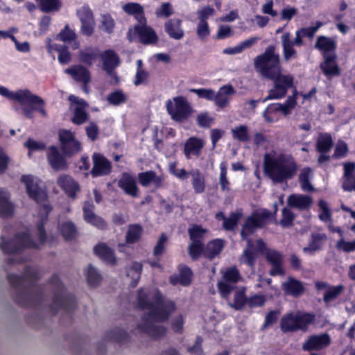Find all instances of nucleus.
<instances>
[{
  "mask_svg": "<svg viewBox=\"0 0 355 355\" xmlns=\"http://www.w3.org/2000/svg\"><path fill=\"white\" fill-rule=\"evenodd\" d=\"M137 300L141 308H148L149 310L148 315L144 318L138 324L139 331L146 333L153 338L164 335L166 329L157 323L168 318L175 310L174 303L169 300H162L155 291L153 294H149L143 289L139 291Z\"/></svg>",
  "mask_w": 355,
  "mask_h": 355,
  "instance_id": "obj_1",
  "label": "nucleus"
},
{
  "mask_svg": "<svg viewBox=\"0 0 355 355\" xmlns=\"http://www.w3.org/2000/svg\"><path fill=\"white\" fill-rule=\"evenodd\" d=\"M263 171L274 183H282L296 175L297 165L292 155L272 149L263 155Z\"/></svg>",
  "mask_w": 355,
  "mask_h": 355,
  "instance_id": "obj_2",
  "label": "nucleus"
},
{
  "mask_svg": "<svg viewBox=\"0 0 355 355\" xmlns=\"http://www.w3.org/2000/svg\"><path fill=\"white\" fill-rule=\"evenodd\" d=\"M51 209V207L47 204L41 206L37 216L40 223L37 230L31 232L29 230H26L17 233L11 241L1 242L0 243L1 248L6 252L14 253L24 248H40L46 240V233L43 226Z\"/></svg>",
  "mask_w": 355,
  "mask_h": 355,
  "instance_id": "obj_3",
  "label": "nucleus"
},
{
  "mask_svg": "<svg viewBox=\"0 0 355 355\" xmlns=\"http://www.w3.org/2000/svg\"><path fill=\"white\" fill-rule=\"evenodd\" d=\"M0 95L12 101L15 110L20 111L26 118L33 119L34 111H38L44 117L47 116L44 100L28 89L10 91L3 86H0Z\"/></svg>",
  "mask_w": 355,
  "mask_h": 355,
  "instance_id": "obj_4",
  "label": "nucleus"
},
{
  "mask_svg": "<svg viewBox=\"0 0 355 355\" xmlns=\"http://www.w3.org/2000/svg\"><path fill=\"white\" fill-rule=\"evenodd\" d=\"M259 254H264L267 261L272 266V269L270 271V275L274 276L284 274L282 268L283 257L282 254L275 250L266 249V244L261 239L256 241L255 246L250 240H247V247L240 257V261L252 267Z\"/></svg>",
  "mask_w": 355,
  "mask_h": 355,
  "instance_id": "obj_5",
  "label": "nucleus"
},
{
  "mask_svg": "<svg viewBox=\"0 0 355 355\" xmlns=\"http://www.w3.org/2000/svg\"><path fill=\"white\" fill-rule=\"evenodd\" d=\"M254 67L264 77L275 79L282 76L279 56L273 46L266 48L264 53L254 60Z\"/></svg>",
  "mask_w": 355,
  "mask_h": 355,
  "instance_id": "obj_6",
  "label": "nucleus"
},
{
  "mask_svg": "<svg viewBox=\"0 0 355 355\" xmlns=\"http://www.w3.org/2000/svg\"><path fill=\"white\" fill-rule=\"evenodd\" d=\"M189 92L196 94L199 98L214 102L220 109L225 108L230 105L231 96L236 92L230 84L221 86L217 92L211 88H193L190 89Z\"/></svg>",
  "mask_w": 355,
  "mask_h": 355,
  "instance_id": "obj_7",
  "label": "nucleus"
},
{
  "mask_svg": "<svg viewBox=\"0 0 355 355\" xmlns=\"http://www.w3.org/2000/svg\"><path fill=\"white\" fill-rule=\"evenodd\" d=\"M166 110L171 119L176 122L187 121L193 113V109L184 96H180L166 102Z\"/></svg>",
  "mask_w": 355,
  "mask_h": 355,
  "instance_id": "obj_8",
  "label": "nucleus"
},
{
  "mask_svg": "<svg viewBox=\"0 0 355 355\" xmlns=\"http://www.w3.org/2000/svg\"><path fill=\"white\" fill-rule=\"evenodd\" d=\"M313 321V316L307 313H288L281 320V328L284 332L305 331Z\"/></svg>",
  "mask_w": 355,
  "mask_h": 355,
  "instance_id": "obj_9",
  "label": "nucleus"
},
{
  "mask_svg": "<svg viewBox=\"0 0 355 355\" xmlns=\"http://www.w3.org/2000/svg\"><path fill=\"white\" fill-rule=\"evenodd\" d=\"M296 105L295 97L289 96L284 103L270 104L263 112V116L268 123L277 121L280 114L288 115Z\"/></svg>",
  "mask_w": 355,
  "mask_h": 355,
  "instance_id": "obj_10",
  "label": "nucleus"
},
{
  "mask_svg": "<svg viewBox=\"0 0 355 355\" xmlns=\"http://www.w3.org/2000/svg\"><path fill=\"white\" fill-rule=\"evenodd\" d=\"M21 180L26 187V193L30 198L37 202H41L46 199V192L41 187L42 182L39 178L31 175H25Z\"/></svg>",
  "mask_w": 355,
  "mask_h": 355,
  "instance_id": "obj_11",
  "label": "nucleus"
},
{
  "mask_svg": "<svg viewBox=\"0 0 355 355\" xmlns=\"http://www.w3.org/2000/svg\"><path fill=\"white\" fill-rule=\"evenodd\" d=\"M136 35H138L139 41L144 44H155L158 41L155 31L151 27L146 26V21L129 28L127 34L129 41H132Z\"/></svg>",
  "mask_w": 355,
  "mask_h": 355,
  "instance_id": "obj_12",
  "label": "nucleus"
},
{
  "mask_svg": "<svg viewBox=\"0 0 355 355\" xmlns=\"http://www.w3.org/2000/svg\"><path fill=\"white\" fill-rule=\"evenodd\" d=\"M272 80L275 81L274 87L269 90L268 95L261 101L263 103L284 97L288 89L293 86V77L291 75H282Z\"/></svg>",
  "mask_w": 355,
  "mask_h": 355,
  "instance_id": "obj_13",
  "label": "nucleus"
},
{
  "mask_svg": "<svg viewBox=\"0 0 355 355\" xmlns=\"http://www.w3.org/2000/svg\"><path fill=\"white\" fill-rule=\"evenodd\" d=\"M223 278L218 284V289L224 298H227L234 287L232 284L236 283L241 279L239 270L235 267L227 268L222 272Z\"/></svg>",
  "mask_w": 355,
  "mask_h": 355,
  "instance_id": "obj_14",
  "label": "nucleus"
},
{
  "mask_svg": "<svg viewBox=\"0 0 355 355\" xmlns=\"http://www.w3.org/2000/svg\"><path fill=\"white\" fill-rule=\"evenodd\" d=\"M270 217V212L266 209L261 210L253 214L249 217L242 229L241 236L245 239L250 234L253 233L257 228L264 226Z\"/></svg>",
  "mask_w": 355,
  "mask_h": 355,
  "instance_id": "obj_15",
  "label": "nucleus"
},
{
  "mask_svg": "<svg viewBox=\"0 0 355 355\" xmlns=\"http://www.w3.org/2000/svg\"><path fill=\"white\" fill-rule=\"evenodd\" d=\"M59 140L65 155H71L81 150V145L72 132L67 130L59 131Z\"/></svg>",
  "mask_w": 355,
  "mask_h": 355,
  "instance_id": "obj_16",
  "label": "nucleus"
},
{
  "mask_svg": "<svg viewBox=\"0 0 355 355\" xmlns=\"http://www.w3.org/2000/svg\"><path fill=\"white\" fill-rule=\"evenodd\" d=\"M69 100L71 101L70 107L73 112L71 119L72 122L76 125H80L86 122L88 119V114L86 112L87 103L73 95H70Z\"/></svg>",
  "mask_w": 355,
  "mask_h": 355,
  "instance_id": "obj_17",
  "label": "nucleus"
},
{
  "mask_svg": "<svg viewBox=\"0 0 355 355\" xmlns=\"http://www.w3.org/2000/svg\"><path fill=\"white\" fill-rule=\"evenodd\" d=\"M118 186L127 195L134 198L138 196L139 187L136 177L133 174L127 172L122 173L118 180Z\"/></svg>",
  "mask_w": 355,
  "mask_h": 355,
  "instance_id": "obj_18",
  "label": "nucleus"
},
{
  "mask_svg": "<svg viewBox=\"0 0 355 355\" xmlns=\"http://www.w3.org/2000/svg\"><path fill=\"white\" fill-rule=\"evenodd\" d=\"M93 167L91 174L93 177L107 175L110 173L112 166L110 162L103 155L95 153L92 155Z\"/></svg>",
  "mask_w": 355,
  "mask_h": 355,
  "instance_id": "obj_19",
  "label": "nucleus"
},
{
  "mask_svg": "<svg viewBox=\"0 0 355 355\" xmlns=\"http://www.w3.org/2000/svg\"><path fill=\"white\" fill-rule=\"evenodd\" d=\"M330 342V337L327 334L313 335L304 343L302 349L306 351L319 350L327 347Z\"/></svg>",
  "mask_w": 355,
  "mask_h": 355,
  "instance_id": "obj_20",
  "label": "nucleus"
},
{
  "mask_svg": "<svg viewBox=\"0 0 355 355\" xmlns=\"http://www.w3.org/2000/svg\"><path fill=\"white\" fill-rule=\"evenodd\" d=\"M99 58L102 62V69L111 75L114 69L119 66L120 59L118 55L111 49L100 53Z\"/></svg>",
  "mask_w": 355,
  "mask_h": 355,
  "instance_id": "obj_21",
  "label": "nucleus"
},
{
  "mask_svg": "<svg viewBox=\"0 0 355 355\" xmlns=\"http://www.w3.org/2000/svg\"><path fill=\"white\" fill-rule=\"evenodd\" d=\"M57 184L70 198H74L76 193L80 190L78 184L67 175H60L58 178Z\"/></svg>",
  "mask_w": 355,
  "mask_h": 355,
  "instance_id": "obj_22",
  "label": "nucleus"
},
{
  "mask_svg": "<svg viewBox=\"0 0 355 355\" xmlns=\"http://www.w3.org/2000/svg\"><path fill=\"white\" fill-rule=\"evenodd\" d=\"M47 159L49 164L55 171H62L67 168L66 160L55 146H53L49 148Z\"/></svg>",
  "mask_w": 355,
  "mask_h": 355,
  "instance_id": "obj_23",
  "label": "nucleus"
},
{
  "mask_svg": "<svg viewBox=\"0 0 355 355\" xmlns=\"http://www.w3.org/2000/svg\"><path fill=\"white\" fill-rule=\"evenodd\" d=\"M164 30L169 37L180 40L184 36V31L182 26V20L173 18L168 20L164 24Z\"/></svg>",
  "mask_w": 355,
  "mask_h": 355,
  "instance_id": "obj_24",
  "label": "nucleus"
},
{
  "mask_svg": "<svg viewBox=\"0 0 355 355\" xmlns=\"http://www.w3.org/2000/svg\"><path fill=\"white\" fill-rule=\"evenodd\" d=\"M288 206L300 210L310 209L313 205V198L310 196L292 194L287 199Z\"/></svg>",
  "mask_w": 355,
  "mask_h": 355,
  "instance_id": "obj_25",
  "label": "nucleus"
},
{
  "mask_svg": "<svg viewBox=\"0 0 355 355\" xmlns=\"http://www.w3.org/2000/svg\"><path fill=\"white\" fill-rule=\"evenodd\" d=\"M138 180L142 187H147L153 184L156 188H159L163 185L164 177L157 175L153 171H148L138 174Z\"/></svg>",
  "mask_w": 355,
  "mask_h": 355,
  "instance_id": "obj_26",
  "label": "nucleus"
},
{
  "mask_svg": "<svg viewBox=\"0 0 355 355\" xmlns=\"http://www.w3.org/2000/svg\"><path fill=\"white\" fill-rule=\"evenodd\" d=\"M204 146L203 139L195 137H190L184 144V152L186 157L189 159L192 155L198 157Z\"/></svg>",
  "mask_w": 355,
  "mask_h": 355,
  "instance_id": "obj_27",
  "label": "nucleus"
},
{
  "mask_svg": "<svg viewBox=\"0 0 355 355\" xmlns=\"http://www.w3.org/2000/svg\"><path fill=\"white\" fill-rule=\"evenodd\" d=\"M64 72L69 74L74 80L87 84L90 81L89 71L85 67L77 64L66 69Z\"/></svg>",
  "mask_w": 355,
  "mask_h": 355,
  "instance_id": "obj_28",
  "label": "nucleus"
},
{
  "mask_svg": "<svg viewBox=\"0 0 355 355\" xmlns=\"http://www.w3.org/2000/svg\"><path fill=\"white\" fill-rule=\"evenodd\" d=\"M320 68L328 78L340 75V69L336 62L335 54L325 55L324 61L321 63Z\"/></svg>",
  "mask_w": 355,
  "mask_h": 355,
  "instance_id": "obj_29",
  "label": "nucleus"
},
{
  "mask_svg": "<svg viewBox=\"0 0 355 355\" xmlns=\"http://www.w3.org/2000/svg\"><path fill=\"white\" fill-rule=\"evenodd\" d=\"M101 51L98 49L87 46L78 52L79 60L87 66L93 65L99 58Z\"/></svg>",
  "mask_w": 355,
  "mask_h": 355,
  "instance_id": "obj_30",
  "label": "nucleus"
},
{
  "mask_svg": "<svg viewBox=\"0 0 355 355\" xmlns=\"http://www.w3.org/2000/svg\"><path fill=\"white\" fill-rule=\"evenodd\" d=\"M84 219L87 223L98 227L103 228L105 226V221L94 213V205L85 202L83 206Z\"/></svg>",
  "mask_w": 355,
  "mask_h": 355,
  "instance_id": "obj_31",
  "label": "nucleus"
},
{
  "mask_svg": "<svg viewBox=\"0 0 355 355\" xmlns=\"http://www.w3.org/2000/svg\"><path fill=\"white\" fill-rule=\"evenodd\" d=\"M355 164L347 163L344 165V180L343 187L345 191H355Z\"/></svg>",
  "mask_w": 355,
  "mask_h": 355,
  "instance_id": "obj_32",
  "label": "nucleus"
},
{
  "mask_svg": "<svg viewBox=\"0 0 355 355\" xmlns=\"http://www.w3.org/2000/svg\"><path fill=\"white\" fill-rule=\"evenodd\" d=\"M326 240L327 236L324 234H313L309 245L303 248V252L308 254H313L321 250Z\"/></svg>",
  "mask_w": 355,
  "mask_h": 355,
  "instance_id": "obj_33",
  "label": "nucleus"
},
{
  "mask_svg": "<svg viewBox=\"0 0 355 355\" xmlns=\"http://www.w3.org/2000/svg\"><path fill=\"white\" fill-rule=\"evenodd\" d=\"M122 10L128 15H135L139 24L146 21L143 7L138 3H127L122 6Z\"/></svg>",
  "mask_w": 355,
  "mask_h": 355,
  "instance_id": "obj_34",
  "label": "nucleus"
},
{
  "mask_svg": "<svg viewBox=\"0 0 355 355\" xmlns=\"http://www.w3.org/2000/svg\"><path fill=\"white\" fill-rule=\"evenodd\" d=\"M47 49L49 53H53V51L58 53V60L60 64H65L70 62L71 54L66 46L56 44H50L49 41L47 44Z\"/></svg>",
  "mask_w": 355,
  "mask_h": 355,
  "instance_id": "obj_35",
  "label": "nucleus"
},
{
  "mask_svg": "<svg viewBox=\"0 0 355 355\" xmlns=\"http://www.w3.org/2000/svg\"><path fill=\"white\" fill-rule=\"evenodd\" d=\"M281 39L283 46V55L284 59L288 61L292 58L295 57L297 52L294 49V44L291 40V34L289 33H284Z\"/></svg>",
  "mask_w": 355,
  "mask_h": 355,
  "instance_id": "obj_36",
  "label": "nucleus"
},
{
  "mask_svg": "<svg viewBox=\"0 0 355 355\" xmlns=\"http://www.w3.org/2000/svg\"><path fill=\"white\" fill-rule=\"evenodd\" d=\"M283 289L287 293L293 296L300 295L304 291L303 284L298 280L289 278L283 284Z\"/></svg>",
  "mask_w": 355,
  "mask_h": 355,
  "instance_id": "obj_37",
  "label": "nucleus"
},
{
  "mask_svg": "<svg viewBox=\"0 0 355 355\" xmlns=\"http://www.w3.org/2000/svg\"><path fill=\"white\" fill-rule=\"evenodd\" d=\"M192 178L191 184L196 193H202L205 189V179L198 169H193L190 171Z\"/></svg>",
  "mask_w": 355,
  "mask_h": 355,
  "instance_id": "obj_38",
  "label": "nucleus"
},
{
  "mask_svg": "<svg viewBox=\"0 0 355 355\" xmlns=\"http://www.w3.org/2000/svg\"><path fill=\"white\" fill-rule=\"evenodd\" d=\"M192 272L190 268L183 266L180 268V275L178 276H172L170 282L173 285L180 284L183 286H187L191 283Z\"/></svg>",
  "mask_w": 355,
  "mask_h": 355,
  "instance_id": "obj_39",
  "label": "nucleus"
},
{
  "mask_svg": "<svg viewBox=\"0 0 355 355\" xmlns=\"http://www.w3.org/2000/svg\"><path fill=\"white\" fill-rule=\"evenodd\" d=\"M13 205L9 200L8 193L0 189V216H6L12 214Z\"/></svg>",
  "mask_w": 355,
  "mask_h": 355,
  "instance_id": "obj_40",
  "label": "nucleus"
},
{
  "mask_svg": "<svg viewBox=\"0 0 355 355\" xmlns=\"http://www.w3.org/2000/svg\"><path fill=\"white\" fill-rule=\"evenodd\" d=\"M224 247V243L221 239H215L209 242L205 250L204 256L213 259L218 255Z\"/></svg>",
  "mask_w": 355,
  "mask_h": 355,
  "instance_id": "obj_41",
  "label": "nucleus"
},
{
  "mask_svg": "<svg viewBox=\"0 0 355 355\" xmlns=\"http://www.w3.org/2000/svg\"><path fill=\"white\" fill-rule=\"evenodd\" d=\"M315 47L323 51L324 56L325 55L334 54V51L336 48V43L333 40L329 37H319Z\"/></svg>",
  "mask_w": 355,
  "mask_h": 355,
  "instance_id": "obj_42",
  "label": "nucleus"
},
{
  "mask_svg": "<svg viewBox=\"0 0 355 355\" xmlns=\"http://www.w3.org/2000/svg\"><path fill=\"white\" fill-rule=\"evenodd\" d=\"M94 252L103 260L110 263H115V257L112 250L104 243L97 245L94 248Z\"/></svg>",
  "mask_w": 355,
  "mask_h": 355,
  "instance_id": "obj_43",
  "label": "nucleus"
},
{
  "mask_svg": "<svg viewBox=\"0 0 355 355\" xmlns=\"http://www.w3.org/2000/svg\"><path fill=\"white\" fill-rule=\"evenodd\" d=\"M58 230L65 240H70L77 234L76 227L71 221H63L59 223Z\"/></svg>",
  "mask_w": 355,
  "mask_h": 355,
  "instance_id": "obj_44",
  "label": "nucleus"
},
{
  "mask_svg": "<svg viewBox=\"0 0 355 355\" xmlns=\"http://www.w3.org/2000/svg\"><path fill=\"white\" fill-rule=\"evenodd\" d=\"M149 78V73L144 69L141 60H137V71L134 84L136 86L146 84Z\"/></svg>",
  "mask_w": 355,
  "mask_h": 355,
  "instance_id": "obj_45",
  "label": "nucleus"
},
{
  "mask_svg": "<svg viewBox=\"0 0 355 355\" xmlns=\"http://www.w3.org/2000/svg\"><path fill=\"white\" fill-rule=\"evenodd\" d=\"M333 144L331 136L327 133L319 135L317 140V149L320 153H327Z\"/></svg>",
  "mask_w": 355,
  "mask_h": 355,
  "instance_id": "obj_46",
  "label": "nucleus"
},
{
  "mask_svg": "<svg viewBox=\"0 0 355 355\" xmlns=\"http://www.w3.org/2000/svg\"><path fill=\"white\" fill-rule=\"evenodd\" d=\"M220 174L218 182L223 191H230L231 189V184L227 177V164L226 162H221L220 164Z\"/></svg>",
  "mask_w": 355,
  "mask_h": 355,
  "instance_id": "obj_47",
  "label": "nucleus"
},
{
  "mask_svg": "<svg viewBox=\"0 0 355 355\" xmlns=\"http://www.w3.org/2000/svg\"><path fill=\"white\" fill-rule=\"evenodd\" d=\"M231 133L234 139L241 142H246L250 139L248 128L245 125H241L231 129Z\"/></svg>",
  "mask_w": 355,
  "mask_h": 355,
  "instance_id": "obj_48",
  "label": "nucleus"
},
{
  "mask_svg": "<svg viewBox=\"0 0 355 355\" xmlns=\"http://www.w3.org/2000/svg\"><path fill=\"white\" fill-rule=\"evenodd\" d=\"M142 265L138 262H133L127 269V275L132 279L131 285L135 286L140 279Z\"/></svg>",
  "mask_w": 355,
  "mask_h": 355,
  "instance_id": "obj_49",
  "label": "nucleus"
},
{
  "mask_svg": "<svg viewBox=\"0 0 355 355\" xmlns=\"http://www.w3.org/2000/svg\"><path fill=\"white\" fill-rule=\"evenodd\" d=\"M312 171L309 168H305L302 170L299 176V181L303 191H311L313 190V187L310 183V178L312 177Z\"/></svg>",
  "mask_w": 355,
  "mask_h": 355,
  "instance_id": "obj_50",
  "label": "nucleus"
},
{
  "mask_svg": "<svg viewBox=\"0 0 355 355\" xmlns=\"http://www.w3.org/2000/svg\"><path fill=\"white\" fill-rule=\"evenodd\" d=\"M245 288H237L234 294V300L232 302H230V306L234 309L239 310L242 309L243 305L246 304L247 298L245 296Z\"/></svg>",
  "mask_w": 355,
  "mask_h": 355,
  "instance_id": "obj_51",
  "label": "nucleus"
},
{
  "mask_svg": "<svg viewBox=\"0 0 355 355\" xmlns=\"http://www.w3.org/2000/svg\"><path fill=\"white\" fill-rule=\"evenodd\" d=\"M188 233L191 243H201L207 230L200 225H193L188 230Z\"/></svg>",
  "mask_w": 355,
  "mask_h": 355,
  "instance_id": "obj_52",
  "label": "nucleus"
},
{
  "mask_svg": "<svg viewBox=\"0 0 355 355\" xmlns=\"http://www.w3.org/2000/svg\"><path fill=\"white\" fill-rule=\"evenodd\" d=\"M142 232L143 229L141 225L137 224L130 225L126 234V242L128 243L136 242L139 239Z\"/></svg>",
  "mask_w": 355,
  "mask_h": 355,
  "instance_id": "obj_53",
  "label": "nucleus"
},
{
  "mask_svg": "<svg viewBox=\"0 0 355 355\" xmlns=\"http://www.w3.org/2000/svg\"><path fill=\"white\" fill-rule=\"evenodd\" d=\"M210 33L211 30L208 22L198 21L196 25V35L198 38L202 42H205L209 38Z\"/></svg>",
  "mask_w": 355,
  "mask_h": 355,
  "instance_id": "obj_54",
  "label": "nucleus"
},
{
  "mask_svg": "<svg viewBox=\"0 0 355 355\" xmlns=\"http://www.w3.org/2000/svg\"><path fill=\"white\" fill-rule=\"evenodd\" d=\"M115 26L114 20L110 15H103L101 16L99 29L107 33H112Z\"/></svg>",
  "mask_w": 355,
  "mask_h": 355,
  "instance_id": "obj_55",
  "label": "nucleus"
},
{
  "mask_svg": "<svg viewBox=\"0 0 355 355\" xmlns=\"http://www.w3.org/2000/svg\"><path fill=\"white\" fill-rule=\"evenodd\" d=\"M344 290V287L342 285L330 286L325 291L323 300L326 303H328L335 300Z\"/></svg>",
  "mask_w": 355,
  "mask_h": 355,
  "instance_id": "obj_56",
  "label": "nucleus"
},
{
  "mask_svg": "<svg viewBox=\"0 0 355 355\" xmlns=\"http://www.w3.org/2000/svg\"><path fill=\"white\" fill-rule=\"evenodd\" d=\"M337 250L349 253L355 251V239L352 241H346L344 237L340 238L336 244Z\"/></svg>",
  "mask_w": 355,
  "mask_h": 355,
  "instance_id": "obj_57",
  "label": "nucleus"
},
{
  "mask_svg": "<svg viewBox=\"0 0 355 355\" xmlns=\"http://www.w3.org/2000/svg\"><path fill=\"white\" fill-rule=\"evenodd\" d=\"M318 206L320 211L319 214V218L320 220L324 223H330L331 216L327 202L323 200H320L318 202Z\"/></svg>",
  "mask_w": 355,
  "mask_h": 355,
  "instance_id": "obj_58",
  "label": "nucleus"
},
{
  "mask_svg": "<svg viewBox=\"0 0 355 355\" xmlns=\"http://www.w3.org/2000/svg\"><path fill=\"white\" fill-rule=\"evenodd\" d=\"M126 95L120 90L115 91L109 94L107 96V101L109 103L114 105L123 103L126 101Z\"/></svg>",
  "mask_w": 355,
  "mask_h": 355,
  "instance_id": "obj_59",
  "label": "nucleus"
},
{
  "mask_svg": "<svg viewBox=\"0 0 355 355\" xmlns=\"http://www.w3.org/2000/svg\"><path fill=\"white\" fill-rule=\"evenodd\" d=\"M77 15L80 22L94 20L93 12L88 5L81 6L77 10Z\"/></svg>",
  "mask_w": 355,
  "mask_h": 355,
  "instance_id": "obj_60",
  "label": "nucleus"
},
{
  "mask_svg": "<svg viewBox=\"0 0 355 355\" xmlns=\"http://www.w3.org/2000/svg\"><path fill=\"white\" fill-rule=\"evenodd\" d=\"M266 301V297L263 295H254L247 298L246 304L250 308H257L264 305Z\"/></svg>",
  "mask_w": 355,
  "mask_h": 355,
  "instance_id": "obj_61",
  "label": "nucleus"
},
{
  "mask_svg": "<svg viewBox=\"0 0 355 355\" xmlns=\"http://www.w3.org/2000/svg\"><path fill=\"white\" fill-rule=\"evenodd\" d=\"M76 35L69 26H65L64 28L57 35V38L64 42H69L76 39Z\"/></svg>",
  "mask_w": 355,
  "mask_h": 355,
  "instance_id": "obj_62",
  "label": "nucleus"
},
{
  "mask_svg": "<svg viewBox=\"0 0 355 355\" xmlns=\"http://www.w3.org/2000/svg\"><path fill=\"white\" fill-rule=\"evenodd\" d=\"M214 118L208 112L199 114L196 117V121L199 126L202 128H209L214 122Z\"/></svg>",
  "mask_w": 355,
  "mask_h": 355,
  "instance_id": "obj_63",
  "label": "nucleus"
},
{
  "mask_svg": "<svg viewBox=\"0 0 355 355\" xmlns=\"http://www.w3.org/2000/svg\"><path fill=\"white\" fill-rule=\"evenodd\" d=\"M240 217L241 215L239 214L233 213L230 216V217L225 218L223 225V227L227 230H234L236 227Z\"/></svg>",
  "mask_w": 355,
  "mask_h": 355,
  "instance_id": "obj_64",
  "label": "nucleus"
}]
</instances>
